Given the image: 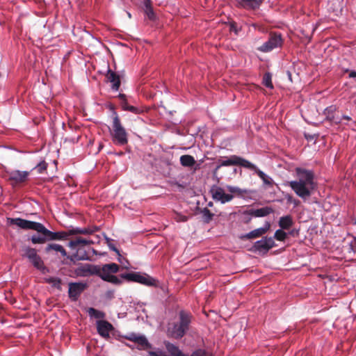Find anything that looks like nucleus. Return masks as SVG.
<instances>
[{
    "label": "nucleus",
    "instance_id": "6e6552de",
    "mask_svg": "<svg viewBox=\"0 0 356 356\" xmlns=\"http://www.w3.org/2000/svg\"><path fill=\"white\" fill-rule=\"evenodd\" d=\"M90 243V241L81 238H77L75 240L70 241L68 243V246L72 249L75 250L76 249V253L73 254L70 257L71 260L77 259V260H87L88 259L89 257L86 252L81 248L79 247L81 245H88Z\"/></svg>",
    "mask_w": 356,
    "mask_h": 356
},
{
    "label": "nucleus",
    "instance_id": "0eeeda50",
    "mask_svg": "<svg viewBox=\"0 0 356 356\" xmlns=\"http://www.w3.org/2000/svg\"><path fill=\"white\" fill-rule=\"evenodd\" d=\"M283 44L282 35L278 32H271L269 33L268 40L259 47L258 50L261 52L268 53L275 49L281 48Z\"/></svg>",
    "mask_w": 356,
    "mask_h": 356
},
{
    "label": "nucleus",
    "instance_id": "a878e982",
    "mask_svg": "<svg viewBox=\"0 0 356 356\" xmlns=\"http://www.w3.org/2000/svg\"><path fill=\"white\" fill-rule=\"evenodd\" d=\"M88 315L92 317L95 318L96 319H102L104 318L105 316V314L104 312L97 310L93 307H90L88 309Z\"/></svg>",
    "mask_w": 356,
    "mask_h": 356
},
{
    "label": "nucleus",
    "instance_id": "9b49d317",
    "mask_svg": "<svg viewBox=\"0 0 356 356\" xmlns=\"http://www.w3.org/2000/svg\"><path fill=\"white\" fill-rule=\"evenodd\" d=\"M276 245L273 237H264L261 240L257 241L253 246L252 250L261 254H266L271 248Z\"/></svg>",
    "mask_w": 356,
    "mask_h": 356
},
{
    "label": "nucleus",
    "instance_id": "37998d69",
    "mask_svg": "<svg viewBox=\"0 0 356 356\" xmlns=\"http://www.w3.org/2000/svg\"><path fill=\"white\" fill-rule=\"evenodd\" d=\"M148 356H168L164 352L161 350L149 351Z\"/></svg>",
    "mask_w": 356,
    "mask_h": 356
},
{
    "label": "nucleus",
    "instance_id": "aec40b11",
    "mask_svg": "<svg viewBox=\"0 0 356 356\" xmlns=\"http://www.w3.org/2000/svg\"><path fill=\"white\" fill-rule=\"evenodd\" d=\"M262 1L263 0H241L239 4L245 9L254 10L259 7Z\"/></svg>",
    "mask_w": 356,
    "mask_h": 356
},
{
    "label": "nucleus",
    "instance_id": "ddd939ff",
    "mask_svg": "<svg viewBox=\"0 0 356 356\" xmlns=\"http://www.w3.org/2000/svg\"><path fill=\"white\" fill-rule=\"evenodd\" d=\"M97 265L91 264H80L74 270V273L79 277H88L95 275L97 273Z\"/></svg>",
    "mask_w": 356,
    "mask_h": 356
},
{
    "label": "nucleus",
    "instance_id": "72a5a7b5",
    "mask_svg": "<svg viewBox=\"0 0 356 356\" xmlns=\"http://www.w3.org/2000/svg\"><path fill=\"white\" fill-rule=\"evenodd\" d=\"M47 281L48 283L51 284L52 286L56 289H60L61 281L60 278L55 277H49Z\"/></svg>",
    "mask_w": 356,
    "mask_h": 356
},
{
    "label": "nucleus",
    "instance_id": "2eb2a0df",
    "mask_svg": "<svg viewBox=\"0 0 356 356\" xmlns=\"http://www.w3.org/2000/svg\"><path fill=\"white\" fill-rule=\"evenodd\" d=\"M86 288V284L80 282L70 283L68 293L70 298L75 300Z\"/></svg>",
    "mask_w": 356,
    "mask_h": 356
},
{
    "label": "nucleus",
    "instance_id": "6ab92c4d",
    "mask_svg": "<svg viewBox=\"0 0 356 356\" xmlns=\"http://www.w3.org/2000/svg\"><path fill=\"white\" fill-rule=\"evenodd\" d=\"M106 78L112 83L111 89L113 91H118L121 84L120 76L109 69L107 72Z\"/></svg>",
    "mask_w": 356,
    "mask_h": 356
},
{
    "label": "nucleus",
    "instance_id": "f704fd0d",
    "mask_svg": "<svg viewBox=\"0 0 356 356\" xmlns=\"http://www.w3.org/2000/svg\"><path fill=\"white\" fill-rule=\"evenodd\" d=\"M47 165V163L44 161H42L33 169L41 174L46 171Z\"/></svg>",
    "mask_w": 356,
    "mask_h": 356
},
{
    "label": "nucleus",
    "instance_id": "f03ea898",
    "mask_svg": "<svg viewBox=\"0 0 356 356\" xmlns=\"http://www.w3.org/2000/svg\"><path fill=\"white\" fill-rule=\"evenodd\" d=\"M8 222L10 225H15L23 229H31L42 234L45 236L47 241H54V236L56 235L54 232L47 229L42 223L31 221L20 218H8Z\"/></svg>",
    "mask_w": 356,
    "mask_h": 356
},
{
    "label": "nucleus",
    "instance_id": "603ef678",
    "mask_svg": "<svg viewBox=\"0 0 356 356\" xmlns=\"http://www.w3.org/2000/svg\"><path fill=\"white\" fill-rule=\"evenodd\" d=\"M143 5H144V9H146L147 8H152L151 6V1L150 0H144L143 1Z\"/></svg>",
    "mask_w": 356,
    "mask_h": 356
},
{
    "label": "nucleus",
    "instance_id": "f3484780",
    "mask_svg": "<svg viewBox=\"0 0 356 356\" xmlns=\"http://www.w3.org/2000/svg\"><path fill=\"white\" fill-rule=\"evenodd\" d=\"M97 332L103 337H108L113 325L108 321L99 320L97 321Z\"/></svg>",
    "mask_w": 356,
    "mask_h": 356
},
{
    "label": "nucleus",
    "instance_id": "c9c22d12",
    "mask_svg": "<svg viewBox=\"0 0 356 356\" xmlns=\"http://www.w3.org/2000/svg\"><path fill=\"white\" fill-rule=\"evenodd\" d=\"M106 240L107 241V244H108L109 249L115 252L118 254V256H119L118 261L122 263V261L120 259L121 255L120 254V251L118 250V249L111 243V240L109 238L106 237Z\"/></svg>",
    "mask_w": 356,
    "mask_h": 356
},
{
    "label": "nucleus",
    "instance_id": "c756f323",
    "mask_svg": "<svg viewBox=\"0 0 356 356\" xmlns=\"http://www.w3.org/2000/svg\"><path fill=\"white\" fill-rule=\"evenodd\" d=\"M337 108L335 106H330L327 107L324 111V115H325V119L328 121H330L332 117L335 115Z\"/></svg>",
    "mask_w": 356,
    "mask_h": 356
},
{
    "label": "nucleus",
    "instance_id": "f8f14e48",
    "mask_svg": "<svg viewBox=\"0 0 356 356\" xmlns=\"http://www.w3.org/2000/svg\"><path fill=\"white\" fill-rule=\"evenodd\" d=\"M210 193L214 200L222 204L230 202L234 197L232 195L225 193L222 188L216 185L211 186Z\"/></svg>",
    "mask_w": 356,
    "mask_h": 356
},
{
    "label": "nucleus",
    "instance_id": "473e14b6",
    "mask_svg": "<svg viewBox=\"0 0 356 356\" xmlns=\"http://www.w3.org/2000/svg\"><path fill=\"white\" fill-rule=\"evenodd\" d=\"M31 241L33 244H42L45 243L46 238L42 234V236L34 234L31 236Z\"/></svg>",
    "mask_w": 356,
    "mask_h": 356
},
{
    "label": "nucleus",
    "instance_id": "4d7b16f0",
    "mask_svg": "<svg viewBox=\"0 0 356 356\" xmlns=\"http://www.w3.org/2000/svg\"><path fill=\"white\" fill-rule=\"evenodd\" d=\"M350 77H356V72L355 71H353L350 73Z\"/></svg>",
    "mask_w": 356,
    "mask_h": 356
},
{
    "label": "nucleus",
    "instance_id": "39448f33",
    "mask_svg": "<svg viewBox=\"0 0 356 356\" xmlns=\"http://www.w3.org/2000/svg\"><path fill=\"white\" fill-rule=\"evenodd\" d=\"M191 321V315L185 312H179V322L173 325L172 329L169 328V332L172 337L175 339L181 338L188 330Z\"/></svg>",
    "mask_w": 356,
    "mask_h": 356
},
{
    "label": "nucleus",
    "instance_id": "a18cd8bd",
    "mask_svg": "<svg viewBox=\"0 0 356 356\" xmlns=\"http://www.w3.org/2000/svg\"><path fill=\"white\" fill-rule=\"evenodd\" d=\"M330 122L338 124L342 122V118L341 116L334 115L333 117H332V119Z\"/></svg>",
    "mask_w": 356,
    "mask_h": 356
},
{
    "label": "nucleus",
    "instance_id": "7c9ffc66",
    "mask_svg": "<svg viewBox=\"0 0 356 356\" xmlns=\"http://www.w3.org/2000/svg\"><path fill=\"white\" fill-rule=\"evenodd\" d=\"M273 238L279 241H284L287 238V233H286L284 229H280L275 231Z\"/></svg>",
    "mask_w": 356,
    "mask_h": 356
},
{
    "label": "nucleus",
    "instance_id": "dca6fc26",
    "mask_svg": "<svg viewBox=\"0 0 356 356\" xmlns=\"http://www.w3.org/2000/svg\"><path fill=\"white\" fill-rule=\"evenodd\" d=\"M273 208L270 207H264L259 209H251L247 211H245V213L250 214L253 216L254 218H261L267 216L273 213Z\"/></svg>",
    "mask_w": 356,
    "mask_h": 356
},
{
    "label": "nucleus",
    "instance_id": "5fc2aeb1",
    "mask_svg": "<svg viewBox=\"0 0 356 356\" xmlns=\"http://www.w3.org/2000/svg\"><path fill=\"white\" fill-rule=\"evenodd\" d=\"M118 97L122 100V102L126 100V96L124 94H119Z\"/></svg>",
    "mask_w": 356,
    "mask_h": 356
},
{
    "label": "nucleus",
    "instance_id": "6e6d98bb",
    "mask_svg": "<svg viewBox=\"0 0 356 356\" xmlns=\"http://www.w3.org/2000/svg\"><path fill=\"white\" fill-rule=\"evenodd\" d=\"M341 118H342V120H346L347 121H350L351 120V118L350 116H348V115H341Z\"/></svg>",
    "mask_w": 356,
    "mask_h": 356
},
{
    "label": "nucleus",
    "instance_id": "de8ad7c7",
    "mask_svg": "<svg viewBox=\"0 0 356 356\" xmlns=\"http://www.w3.org/2000/svg\"><path fill=\"white\" fill-rule=\"evenodd\" d=\"M260 229H261L263 233L265 234L270 228V223L268 221H266L264 226L261 227H259Z\"/></svg>",
    "mask_w": 356,
    "mask_h": 356
},
{
    "label": "nucleus",
    "instance_id": "09e8293b",
    "mask_svg": "<svg viewBox=\"0 0 356 356\" xmlns=\"http://www.w3.org/2000/svg\"><path fill=\"white\" fill-rule=\"evenodd\" d=\"M350 249L351 251L356 252V236L353 237L350 243Z\"/></svg>",
    "mask_w": 356,
    "mask_h": 356
},
{
    "label": "nucleus",
    "instance_id": "423d86ee",
    "mask_svg": "<svg viewBox=\"0 0 356 356\" xmlns=\"http://www.w3.org/2000/svg\"><path fill=\"white\" fill-rule=\"evenodd\" d=\"M120 277L122 279H124L128 282H137L148 286L156 285V280L146 273L133 272L123 273L120 275Z\"/></svg>",
    "mask_w": 356,
    "mask_h": 356
},
{
    "label": "nucleus",
    "instance_id": "412c9836",
    "mask_svg": "<svg viewBox=\"0 0 356 356\" xmlns=\"http://www.w3.org/2000/svg\"><path fill=\"white\" fill-rule=\"evenodd\" d=\"M293 220L290 215H286L280 218L278 225L282 229H289L293 225Z\"/></svg>",
    "mask_w": 356,
    "mask_h": 356
},
{
    "label": "nucleus",
    "instance_id": "5701e85b",
    "mask_svg": "<svg viewBox=\"0 0 356 356\" xmlns=\"http://www.w3.org/2000/svg\"><path fill=\"white\" fill-rule=\"evenodd\" d=\"M180 163L184 167H192L195 163V160L191 155H182L180 157Z\"/></svg>",
    "mask_w": 356,
    "mask_h": 356
},
{
    "label": "nucleus",
    "instance_id": "864d4df0",
    "mask_svg": "<svg viewBox=\"0 0 356 356\" xmlns=\"http://www.w3.org/2000/svg\"><path fill=\"white\" fill-rule=\"evenodd\" d=\"M130 105L128 104L127 99L121 102V106L123 110L127 111V107H129Z\"/></svg>",
    "mask_w": 356,
    "mask_h": 356
},
{
    "label": "nucleus",
    "instance_id": "4be33fe9",
    "mask_svg": "<svg viewBox=\"0 0 356 356\" xmlns=\"http://www.w3.org/2000/svg\"><path fill=\"white\" fill-rule=\"evenodd\" d=\"M45 252L47 253L49 252L51 250H54L56 252H60L61 254V255L63 257H66L67 256V252L66 250H65V248L60 244H56V243H49L48 244L45 249H44Z\"/></svg>",
    "mask_w": 356,
    "mask_h": 356
},
{
    "label": "nucleus",
    "instance_id": "393cba45",
    "mask_svg": "<svg viewBox=\"0 0 356 356\" xmlns=\"http://www.w3.org/2000/svg\"><path fill=\"white\" fill-rule=\"evenodd\" d=\"M138 348L140 350H147L151 348V344L144 335H140L138 341L136 342Z\"/></svg>",
    "mask_w": 356,
    "mask_h": 356
},
{
    "label": "nucleus",
    "instance_id": "13d9d810",
    "mask_svg": "<svg viewBox=\"0 0 356 356\" xmlns=\"http://www.w3.org/2000/svg\"><path fill=\"white\" fill-rule=\"evenodd\" d=\"M128 16H129V18H131V14L129 13H128Z\"/></svg>",
    "mask_w": 356,
    "mask_h": 356
},
{
    "label": "nucleus",
    "instance_id": "c03bdc74",
    "mask_svg": "<svg viewBox=\"0 0 356 356\" xmlns=\"http://www.w3.org/2000/svg\"><path fill=\"white\" fill-rule=\"evenodd\" d=\"M229 29H230V31L234 32L236 35L238 33V32L240 31V29L238 28V26L235 22L230 23Z\"/></svg>",
    "mask_w": 356,
    "mask_h": 356
},
{
    "label": "nucleus",
    "instance_id": "58836bf2",
    "mask_svg": "<svg viewBox=\"0 0 356 356\" xmlns=\"http://www.w3.org/2000/svg\"><path fill=\"white\" fill-rule=\"evenodd\" d=\"M173 218L175 220L178 222H186L188 220V217L186 216L182 215L181 213H176Z\"/></svg>",
    "mask_w": 356,
    "mask_h": 356
},
{
    "label": "nucleus",
    "instance_id": "7ed1b4c3",
    "mask_svg": "<svg viewBox=\"0 0 356 356\" xmlns=\"http://www.w3.org/2000/svg\"><path fill=\"white\" fill-rule=\"evenodd\" d=\"M97 273L95 275L99 277L104 281L119 285L122 284V278L113 275L118 272L120 267L115 263L106 264L103 266L97 265Z\"/></svg>",
    "mask_w": 356,
    "mask_h": 356
},
{
    "label": "nucleus",
    "instance_id": "20e7f679",
    "mask_svg": "<svg viewBox=\"0 0 356 356\" xmlns=\"http://www.w3.org/2000/svg\"><path fill=\"white\" fill-rule=\"evenodd\" d=\"M113 118L112 131L111 136L113 142L118 145H124L128 143V134L121 124L118 114L114 112Z\"/></svg>",
    "mask_w": 356,
    "mask_h": 356
},
{
    "label": "nucleus",
    "instance_id": "bb28decb",
    "mask_svg": "<svg viewBox=\"0 0 356 356\" xmlns=\"http://www.w3.org/2000/svg\"><path fill=\"white\" fill-rule=\"evenodd\" d=\"M166 348L172 356H184L179 348L172 343H167Z\"/></svg>",
    "mask_w": 356,
    "mask_h": 356
},
{
    "label": "nucleus",
    "instance_id": "b1692460",
    "mask_svg": "<svg viewBox=\"0 0 356 356\" xmlns=\"http://www.w3.org/2000/svg\"><path fill=\"white\" fill-rule=\"evenodd\" d=\"M264 234L263 233L261 229L257 228L255 229L249 233H247L243 236H241V238L242 239H252V238H259L261 236H263Z\"/></svg>",
    "mask_w": 356,
    "mask_h": 356
},
{
    "label": "nucleus",
    "instance_id": "8fccbe9b",
    "mask_svg": "<svg viewBox=\"0 0 356 356\" xmlns=\"http://www.w3.org/2000/svg\"><path fill=\"white\" fill-rule=\"evenodd\" d=\"M127 110V111H129L133 113H139V108H138L137 107H135L134 106H129V107H127L126 108Z\"/></svg>",
    "mask_w": 356,
    "mask_h": 356
},
{
    "label": "nucleus",
    "instance_id": "bf43d9fd",
    "mask_svg": "<svg viewBox=\"0 0 356 356\" xmlns=\"http://www.w3.org/2000/svg\"><path fill=\"white\" fill-rule=\"evenodd\" d=\"M354 225H356V219L354 221Z\"/></svg>",
    "mask_w": 356,
    "mask_h": 356
},
{
    "label": "nucleus",
    "instance_id": "49530a36",
    "mask_svg": "<svg viewBox=\"0 0 356 356\" xmlns=\"http://www.w3.org/2000/svg\"><path fill=\"white\" fill-rule=\"evenodd\" d=\"M191 356H209V355L205 350H197L195 351Z\"/></svg>",
    "mask_w": 356,
    "mask_h": 356
},
{
    "label": "nucleus",
    "instance_id": "e433bc0d",
    "mask_svg": "<svg viewBox=\"0 0 356 356\" xmlns=\"http://www.w3.org/2000/svg\"><path fill=\"white\" fill-rule=\"evenodd\" d=\"M285 199L287 203H291L297 207L300 204V200L295 199L291 195L287 194L285 195Z\"/></svg>",
    "mask_w": 356,
    "mask_h": 356
},
{
    "label": "nucleus",
    "instance_id": "9d476101",
    "mask_svg": "<svg viewBox=\"0 0 356 356\" xmlns=\"http://www.w3.org/2000/svg\"><path fill=\"white\" fill-rule=\"evenodd\" d=\"M24 257H26L33 266L40 270H44L45 266L41 257L38 254L37 250L31 247H26L24 249Z\"/></svg>",
    "mask_w": 356,
    "mask_h": 356
},
{
    "label": "nucleus",
    "instance_id": "a211bd4d",
    "mask_svg": "<svg viewBox=\"0 0 356 356\" xmlns=\"http://www.w3.org/2000/svg\"><path fill=\"white\" fill-rule=\"evenodd\" d=\"M251 165H252V167H246V168L254 171L263 181L264 184L272 186L273 184V179L270 176L266 175L265 172L259 170L254 163H251Z\"/></svg>",
    "mask_w": 356,
    "mask_h": 356
},
{
    "label": "nucleus",
    "instance_id": "cd10ccee",
    "mask_svg": "<svg viewBox=\"0 0 356 356\" xmlns=\"http://www.w3.org/2000/svg\"><path fill=\"white\" fill-rule=\"evenodd\" d=\"M227 189L229 192L232 193H235V194H237L238 195H243L244 194H248L249 193V191L247 190V189H241L237 186H227Z\"/></svg>",
    "mask_w": 356,
    "mask_h": 356
},
{
    "label": "nucleus",
    "instance_id": "4468645a",
    "mask_svg": "<svg viewBox=\"0 0 356 356\" xmlns=\"http://www.w3.org/2000/svg\"><path fill=\"white\" fill-rule=\"evenodd\" d=\"M8 179L12 181L13 185H17L25 182L29 175L28 171L11 170L7 172Z\"/></svg>",
    "mask_w": 356,
    "mask_h": 356
},
{
    "label": "nucleus",
    "instance_id": "ea45409f",
    "mask_svg": "<svg viewBox=\"0 0 356 356\" xmlns=\"http://www.w3.org/2000/svg\"><path fill=\"white\" fill-rule=\"evenodd\" d=\"M145 10V14L147 15V16L148 17V18L149 19H155V14L154 13V10H153V8H147L146 9H144Z\"/></svg>",
    "mask_w": 356,
    "mask_h": 356
},
{
    "label": "nucleus",
    "instance_id": "79ce46f5",
    "mask_svg": "<svg viewBox=\"0 0 356 356\" xmlns=\"http://www.w3.org/2000/svg\"><path fill=\"white\" fill-rule=\"evenodd\" d=\"M95 232L94 229H91L89 228H82V229H78L76 230L77 233L82 234H90Z\"/></svg>",
    "mask_w": 356,
    "mask_h": 356
},
{
    "label": "nucleus",
    "instance_id": "c85d7f7f",
    "mask_svg": "<svg viewBox=\"0 0 356 356\" xmlns=\"http://www.w3.org/2000/svg\"><path fill=\"white\" fill-rule=\"evenodd\" d=\"M202 219L204 222L209 223L213 218L214 214L207 208H204L202 211Z\"/></svg>",
    "mask_w": 356,
    "mask_h": 356
},
{
    "label": "nucleus",
    "instance_id": "1a4fd4ad",
    "mask_svg": "<svg viewBox=\"0 0 356 356\" xmlns=\"http://www.w3.org/2000/svg\"><path fill=\"white\" fill-rule=\"evenodd\" d=\"M238 165L246 168V167H252L251 162L236 155H232L230 157L222 160L219 159L216 170H219L222 166Z\"/></svg>",
    "mask_w": 356,
    "mask_h": 356
},
{
    "label": "nucleus",
    "instance_id": "2f4dec72",
    "mask_svg": "<svg viewBox=\"0 0 356 356\" xmlns=\"http://www.w3.org/2000/svg\"><path fill=\"white\" fill-rule=\"evenodd\" d=\"M263 84L268 88L273 89V85L272 83V76L269 72H266L264 74L263 77Z\"/></svg>",
    "mask_w": 356,
    "mask_h": 356
},
{
    "label": "nucleus",
    "instance_id": "3c124183",
    "mask_svg": "<svg viewBox=\"0 0 356 356\" xmlns=\"http://www.w3.org/2000/svg\"><path fill=\"white\" fill-rule=\"evenodd\" d=\"M243 215L244 216V221L245 222H250L252 220V217H254L253 216H252L250 214L245 213V211L243 212Z\"/></svg>",
    "mask_w": 356,
    "mask_h": 356
},
{
    "label": "nucleus",
    "instance_id": "a19ab883",
    "mask_svg": "<svg viewBox=\"0 0 356 356\" xmlns=\"http://www.w3.org/2000/svg\"><path fill=\"white\" fill-rule=\"evenodd\" d=\"M140 337V335H139V334H136L135 333H131L128 336H127L126 338L128 340L134 342L135 343H136V342L138 341Z\"/></svg>",
    "mask_w": 356,
    "mask_h": 356
},
{
    "label": "nucleus",
    "instance_id": "4c0bfd02",
    "mask_svg": "<svg viewBox=\"0 0 356 356\" xmlns=\"http://www.w3.org/2000/svg\"><path fill=\"white\" fill-rule=\"evenodd\" d=\"M54 234L56 235L54 236V241L65 239L68 236V234L65 232H56Z\"/></svg>",
    "mask_w": 356,
    "mask_h": 356
},
{
    "label": "nucleus",
    "instance_id": "f257e3e1",
    "mask_svg": "<svg viewBox=\"0 0 356 356\" xmlns=\"http://www.w3.org/2000/svg\"><path fill=\"white\" fill-rule=\"evenodd\" d=\"M296 172L297 179L289 181V186L298 197L306 200L311 196L316 186L314 172L302 168H297Z\"/></svg>",
    "mask_w": 356,
    "mask_h": 356
}]
</instances>
